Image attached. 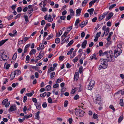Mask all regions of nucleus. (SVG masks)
Instances as JSON below:
<instances>
[{
	"label": "nucleus",
	"mask_w": 124,
	"mask_h": 124,
	"mask_svg": "<svg viewBox=\"0 0 124 124\" xmlns=\"http://www.w3.org/2000/svg\"><path fill=\"white\" fill-rule=\"evenodd\" d=\"M122 52V51L121 49L118 48V49H115L114 54L112 51H106L103 52L102 50H100L99 52V55L101 56H105L106 57V60L108 62H113L115 59V58L117 57Z\"/></svg>",
	"instance_id": "f257e3e1"
},
{
	"label": "nucleus",
	"mask_w": 124,
	"mask_h": 124,
	"mask_svg": "<svg viewBox=\"0 0 124 124\" xmlns=\"http://www.w3.org/2000/svg\"><path fill=\"white\" fill-rule=\"evenodd\" d=\"M100 65L98 66V69L100 70L102 68L105 69L108 67V64L106 60L104 59H101L99 62Z\"/></svg>",
	"instance_id": "f03ea898"
},
{
	"label": "nucleus",
	"mask_w": 124,
	"mask_h": 124,
	"mask_svg": "<svg viewBox=\"0 0 124 124\" xmlns=\"http://www.w3.org/2000/svg\"><path fill=\"white\" fill-rule=\"evenodd\" d=\"M85 112L79 109L76 108L75 109V113L76 116L80 117H83L84 115Z\"/></svg>",
	"instance_id": "7ed1b4c3"
},
{
	"label": "nucleus",
	"mask_w": 124,
	"mask_h": 124,
	"mask_svg": "<svg viewBox=\"0 0 124 124\" xmlns=\"http://www.w3.org/2000/svg\"><path fill=\"white\" fill-rule=\"evenodd\" d=\"M6 53L4 51H2L0 52V60L7 61L8 58V57L6 55Z\"/></svg>",
	"instance_id": "20e7f679"
},
{
	"label": "nucleus",
	"mask_w": 124,
	"mask_h": 124,
	"mask_svg": "<svg viewBox=\"0 0 124 124\" xmlns=\"http://www.w3.org/2000/svg\"><path fill=\"white\" fill-rule=\"evenodd\" d=\"M95 102L97 104L101 105L100 104L101 103V101L100 96L99 94L97 95L96 96L95 98Z\"/></svg>",
	"instance_id": "39448f33"
},
{
	"label": "nucleus",
	"mask_w": 124,
	"mask_h": 124,
	"mask_svg": "<svg viewBox=\"0 0 124 124\" xmlns=\"http://www.w3.org/2000/svg\"><path fill=\"white\" fill-rule=\"evenodd\" d=\"M2 104L3 105H5L6 107L8 108L10 104V101H8V99L6 98L3 101Z\"/></svg>",
	"instance_id": "423d86ee"
},
{
	"label": "nucleus",
	"mask_w": 124,
	"mask_h": 124,
	"mask_svg": "<svg viewBox=\"0 0 124 124\" xmlns=\"http://www.w3.org/2000/svg\"><path fill=\"white\" fill-rule=\"evenodd\" d=\"M17 109V107L16 105L10 106V108L8 110L9 113H10L16 110Z\"/></svg>",
	"instance_id": "0eeeda50"
},
{
	"label": "nucleus",
	"mask_w": 124,
	"mask_h": 124,
	"mask_svg": "<svg viewBox=\"0 0 124 124\" xmlns=\"http://www.w3.org/2000/svg\"><path fill=\"white\" fill-rule=\"evenodd\" d=\"M88 23V20H86L84 22L80 23L79 24V26H80L82 28L85 26Z\"/></svg>",
	"instance_id": "6e6552de"
},
{
	"label": "nucleus",
	"mask_w": 124,
	"mask_h": 124,
	"mask_svg": "<svg viewBox=\"0 0 124 124\" xmlns=\"http://www.w3.org/2000/svg\"><path fill=\"white\" fill-rule=\"evenodd\" d=\"M113 13L111 12L107 16L106 18V21H108L109 19L113 16Z\"/></svg>",
	"instance_id": "1a4fd4ad"
},
{
	"label": "nucleus",
	"mask_w": 124,
	"mask_h": 124,
	"mask_svg": "<svg viewBox=\"0 0 124 124\" xmlns=\"http://www.w3.org/2000/svg\"><path fill=\"white\" fill-rule=\"evenodd\" d=\"M34 105L36 106V108L38 110H40L41 109V104L39 102H38L36 104L34 103Z\"/></svg>",
	"instance_id": "9d476101"
},
{
	"label": "nucleus",
	"mask_w": 124,
	"mask_h": 124,
	"mask_svg": "<svg viewBox=\"0 0 124 124\" xmlns=\"http://www.w3.org/2000/svg\"><path fill=\"white\" fill-rule=\"evenodd\" d=\"M44 55V51H41L39 54L38 56H37V58L38 59H40L42 58Z\"/></svg>",
	"instance_id": "9b49d317"
},
{
	"label": "nucleus",
	"mask_w": 124,
	"mask_h": 124,
	"mask_svg": "<svg viewBox=\"0 0 124 124\" xmlns=\"http://www.w3.org/2000/svg\"><path fill=\"white\" fill-rule=\"evenodd\" d=\"M79 74L77 72H76L74 75V80L75 81H77L78 78Z\"/></svg>",
	"instance_id": "f8f14e48"
},
{
	"label": "nucleus",
	"mask_w": 124,
	"mask_h": 124,
	"mask_svg": "<svg viewBox=\"0 0 124 124\" xmlns=\"http://www.w3.org/2000/svg\"><path fill=\"white\" fill-rule=\"evenodd\" d=\"M87 42V40H84L81 45V47L82 48H85Z\"/></svg>",
	"instance_id": "ddd939ff"
},
{
	"label": "nucleus",
	"mask_w": 124,
	"mask_h": 124,
	"mask_svg": "<svg viewBox=\"0 0 124 124\" xmlns=\"http://www.w3.org/2000/svg\"><path fill=\"white\" fill-rule=\"evenodd\" d=\"M39 114L40 112L39 111H38L35 114V119H37L38 120H39Z\"/></svg>",
	"instance_id": "4468645a"
},
{
	"label": "nucleus",
	"mask_w": 124,
	"mask_h": 124,
	"mask_svg": "<svg viewBox=\"0 0 124 124\" xmlns=\"http://www.w3.org/2000/svg\"><path fill=\"white\" fill-rule=\"evenodd\" d=\"M95 83V82L94 80H91L90 81L89 84L91 85V88H93L94 85Z\"/></svg>",
	"instance_id": "2eb2a0df"
},
{
	"label": "nucleus",
	"mask_w": 124,
	"mask_h": 124,
	"mask_svg": "<svg viewBox=\"0 0 124 124\" xmlns=\"http://www.w3.org/2000/svg\"><path fill=\"white\" fill-rule=\"evenodd\" d=\"M13 72L14 75H16L17 76L19 75L21 73V71L20 70H16Z\"/></svg>",
	"instance_id": "dca6fc26"
},
{
	"label": "nucleus",
	"mask_w": 124,
	"mask_h": 124,
	"mask_svg": "<svg viewBox=\"0 0 124 124\" xmlns=\"http://www.w3.org/2000/svg\"><path fill=\"white\" fill-rule=\"evenodd\" d=\"M81 10L82 9L81 8H79L77 9L76 11V14L78 15V16H80Z\"/></svg>",
	"instance_id": "f3484780"
},
{
	"label": "nucleus",
	"mask_w": 124,
	"mask_h": 124,
	"mask_svg": "<svg viewBox=\"0 0 124 124\" xmlns=\"http://www.w3.org/2000/svg\"><path fill=\"white\" fill-rule=\"evenodd\" d=\"M8 40V39H7L4 40H2L1 41H0V47L7 41Z\"/></svg>",
	"instance_id": "a211bd4d"
},
{
	"label": "nucleus",
	"mask_w": 124,
	"mask_h": 124,
	"mask_svg": "<svg viewBox=\"0 0 124 124\" xmlns=\"http://www.w3.org/2000/svg\"><path fill=\"white\" fill-rule=\"evenodd\" d=\"M94 10V9L92 8L90 9H88L87 10V12L89 13L90 15H91L93 13Z\"/></svg>",
	"instance_id": "6ab92c4d"
},
{
	"label": "nucleus",
	"mask_w": 124,
	"mask_h": 124,
	"mask_svg": "<svg viewBox=\"0 0 124 124\" xmlns=\"http://www.w3.org/2000/svg\"><path fill=\"white\" fill-rule=\"evenodd\" d=\"M15 75H14L13 72H12L11 73L10 77V79L11 80H12L14 78H15Z\"/></svg>",
	"instance_id": "aec40b11"
},
{
	"label": "nucleus",
	"mask_w": 124,
	"mask_h": 124,
	"mask_svg": "<svg viewBox=\"0 0 124 124\" xmlns=\"http://www.w3.org/2000/svg\"><path fill=\"white\" fill-rule=\"evenodd\" d=\"M109 27H107L106 29L104 30V33L105 36L107 35L109 32Z\"/></svg>",
	"instance_id": "412c9836"
},
{
	"label": "nucleus",
	"mask_w": 124,
	"mask_h": 124,
	"mask_svg": "<svg viewBox=\"0 0 124 124\" xmlns=\"http://www.w3.org/2000/svg\"><path fill=\"white\" fill-rule=\"evenodd\" d=\"M34 93V91H33L29 93H27L26 95L28 97H31L32 96Z\"/></svg>",
	"instance_id": "4be33fe9"
},
{
	"label": "nucleus",
	"mask_w": 124,
	"mask_h": 124,
	"mask_svg": "<svg viewBox=\"0 0 124 124\" xmlns=\"http://www.w3.org/2000/svg\"><path fill=\"white\" fill-rule=\"evenodd\" d=\"M47 101L49 103H52L54 102H57V100H55L54 102H53L52 100L50 97L48 98Z\"/></svg>",
	"instance_id": "5701e85b"
},
{
	"label": "nucleus",
	"mask_w": 124,
	"mask_h": 124,
	"mask_svg": "<svg viewBox=\"0 0 124 124\" xmlns=\"http://www.w3.org/2000/svg\"><path fill=\"white\" fill-rule=\"evenodd\" d=\"M36 53V50L34 49H32L29 53V54L31 55L32 54H35Z\"/></svg>",
	"instance_id": "b1692460"
},
{
	"label": "nucleus",
	"mask_w": 124,
	"mask_h": 124,
	"mask_svg": "<svg viewBox=\"0 0 124 124\" xmlns=\"http://www.w3.org/2000/svg\"><path fill=\"white\" fill-rule=\"evenodd\" d=\"M62 33V31L61 30H59L58 33H57L56 37H59Z\"/></svg>",
	"instance_id": "393cba45"
},
{
	"label": "nucleus",
	"mask_w": 124,
	"mask_h": 124,
	"mask_svg": "<svg viewBox=\"0 0 124 124\" xmlns=\"http://www.w3.org/2000/svg\"><path fill=\"white\" fill-rule=\"evenodd\" d=\"M93 59L95 60L97 59V58L96 57V55L95 53L93 54L92 56L90 57L91 60H92Z\"/></svg>",
	"instance_id": "a878e982"
},
{
	"label": "nucleus",
	"mask_w": 124,
	"mask_h": 124,
	"mask_svg": "<svg viewBox=\"0 0 124 124\" xmlns=\"http://www.w3.org/2000/svg\"><path fill=\"white\" fill-rule=\"evenodd\" d=\"M119 104L121 107H123L124 106V103L123 102V99H121L119 101Z\"/></svg>",
	"instance_id": "bb28decb"
},
{
	"label": "nucleus",
	"mask_w": 124,
	"mask_h": 124,
	"mask_svg": "<svg viewBox=\"0 0 124 124\" xmlns=\"http://www.w3.org/2000/svg\"><path fill=\"white\" fill-rule=\"evenodd\" d=\"M24 18L25 19V21L26 22V23H28L29 21V20L28 19V16L27 15H24Z\"/></svg>",
	"instance_id": "cd10ccee"
},
{
	"label": "nucleus",
	"mask_w": 124,
	"mask_h": 124,
	"mask_svg": "<svg viewBox=\"0 0 124 124\" xmlns=\"http://www.w3.org/2000/svg\"><path fill=\"white\" fill-rule=\"evenodd\" d=\"M74 42V41L73 40L70 41L68 44L66 46L68 47L70 46Z\"/></svg>",
	"instance_id": "c85d7f7f"
},
{
	"label": "nucleus",
	"mask_w": 124,
	"mask_h": 124,
	"mask_svg": "<svg viewBox=\"0 0 124 124\" xmlns=\"http://www.w3.org/2000/svg\"><path fill=\"white\" fill-rule=\"evenodd\" d=\"M53 35L52 34H51L50 35H49L48 37L46 38V39L47 40H48L51 39L53 37Z\"/></svg>",
	"instance_id": "c756f323"
},
{
	"label": "nucleus",
	"mask_w": 124,
	"mask_h": 124,
	"mask_svg": "<svg viewBox=\"0 0 124 124\" xmlns=\"http://www.w3.org/2000/svg\"><path fill=\"white\" fill-rule=\"evenodd\" d=\"M95 2L93 0H92L90 1L89 3V7L91 8V7L92 5L94 4Z\"/></svg>",
	"instance_id": "7c9ffc66"
},
{
	"label": "nucleus",
	"mask_w": 124,
	"mask_h": 124,
	"mask_svg": "<svg viewBox=\"0 0 124 124\" xmlns=\"http://www.w3.org/2000/svg\"><path fill=\"white\" fill-rule=\"evenodd\" d=\"M69 104V102L67 100L65 101L64 102V107H66L68 106V105Z\"/></svg>",
	"instance_id": "2f4dec72"
},
{
	"label": "nucleus",
	"mask_w": 124,
	"mask_h": 124,
	"mask_svg": "<svg viewBox=\"0 0 124 124\" xmlns=\"http://www.w3.org/2000/svg\"><path fill=\"white\" fill-rule=\"evenodd\" d=\"M93 117L94 119H96L99 116L94 113L93 115Z\"/></svg>",
	"instance_id": "473e14b6"
},
{
	"label": "nucleus",
	"mask_w": 124,
	"mask_h": 124,
	"mask_svg": "<svg viewBox=\"0 0 124 124\" xmlns=\"http://www.w3.org/2000/svg\"><path fill=\"white\" fill-rule=\"evenodd\" d=\"M80 21V20L79 18L77 19H76L75 23V26L78 25V24L79 23Z\"/></svg>",
	"instance_id": "72a5a7b5"
},
{
	"label": "nucleus",
	"mask_w": 124,
	"mask_h": 124,
	"mask_svg": "<svg viewBox=\"0 0 124 124\" xmlns=\"http://www.w3.org/2000/svg\"><path fill=\"white\" fill-rule=\"evenodd\" d=\"M87 1L86 0H84L82 2V6L83 7H84L86 3H87Z\"/></svg>",
	"instance_id": "f704fd0d"
},
{
	"label": "nucleus",
	"mask_w": 124,
	"mask_h": 124,
	"mask_svg": "<svg viewBox=\"0 0 124 124\" xmlns=\"http://www.w3.org/2000/svg\"><path fill=\"white\" fill-rule=\"evenodd\" d=\"M17 11L18 12L20 13L22 10V7H19L17 8Z\"/></svg>",
	"instance_id": "c9c22d12"
},
{
	"label": "nucleus",
	"mask_w": 124,
	"mask_h": 124,
	"mask_svg": "<svg viewBox=\"0 0 124 124\" xmlns=\"http://www.w3.org/2000/svg\"><path fill=\"white\" fill-rule=\"evenodd\" d=\"M109 108L112 110L113 112H114L115 111V108L112 105H110L109 106Z\"/></svg>",
	"instance_id": "e433bc0d"
},
{
	"label": "nucleus",
	"mask_w": 124,
	"mask_h": 124,
	"mask_svg": "<svg viewBox=\"0 0 124 124\" xmlns=\"http://www.w3.org/2000/svg\"><path fill=\"white\" fill-rule=\"evenodd\" d=\"M105 17L102 14L101 15L99 18V21H101Z\"/></svg>",
	"instance_id": "4c0bfd02"
},
{
	"label": "nucleus",
	"mask_w": 124,
	"mask_h": 124,
	"mask_svg": "<svg viewBox=\"0 0 124 124\" xmlns=\"http://www.w3.org/2000/svg\"><path fill=\"white\" fill-rule=\"evenodd\" d=\"M54 70V68L51 67L50 68L49 70H48L47 71V73L48 74L50 73L51 71H53Z\"/></svg>",
	"instance_id": "58836bf2"
},
{
	"label": "nucleus",
	"mask_w": 124,
	"mask_h": 124,
	"mask_svg": "<svg viewBox=\"0 0 124 124\" xmlns=\"http://www.w3.org/2000/svg\"><path fill=\"white\" fill-rule=\"evenodd\" d=\"M123 119V117L121 116L118 119V123H120L122 121Z\"/></svg>",
	"instance_id": "ea45409f"
},
{
	"label": "nucleus",
	"mask_w": 124,
	"mask_h": 124,
	"mask_svg": "<svg viewBox=\"0 0 124 124\" xmlns=\"http://www.w3.org/2000/svg\"><path fill=\"white\" fill-rule=\"evenodd\" d=\"M60 42V39L59 38H56L55 40V43L56 44H58Z\"/></svg>",
	"instance_id": "a19ab883"
},
{
	"label": "nucleus",
	"mask_w": 124,
	"mask_h": 124,
	"mask_svg": "<svg viewBox=\"0 0 124 124\" xmlns=\"http://www.w3.org/2000/svg\"><path fill=\"white\" fill-rule=\"evenodd\" d=\"M122 47V45L121 44H119L117 45V46H116L115 47V49H118V48H119L120 49Z\"/></svg>",
	"instance_id": "79ce46f5"
},
{
	"label": "nucleus",
	"mask_w": 124,
	"mask_h": 124,
	"mask_svg": "<svg viewBox=\"0 0 124 124\" xmlns=\"http://www.w3.org/2000/svg\"><path fill=\"white\" fill-rule=\"evenodd\" d=\"M70 15L71 16L74 15V12L72 9H70Z\"/></svg>",
	"instance_id": "37998d69"
},
{
	"label": "nucleus",
	"mask_w": 124,
	"mask_h": 124,
	"mask_svg": "<svg viewBox=\"0 0 124 124\" xmlns=\"http://www.w3.org/2000/svg\"><path fill=\"white\" fill-rule=\"evenodd\" d=\"M105 88L108 91H109L110 89V88L109 86L107 84H106V85Z\"/></svg>",
	"instance_id": "c03bdc74"
},
{
	"label": "nucleus",
	"mask_w": 124,
	"mask_h": 124,
	"mask_svg": "<svg viewBox=\"0 0 124 124\" xmlns=\"http://www.w3.org/2000/svg\"><path fill=\"white\" fill-rule=\"evenodd\" d=\"M51 86L50 85H48L46 86V88L47 89V91H49L51 88Z\"/></svg>",
	"instance_id": "a18cd8bd"
},
{
	"label": "nucleus",
	"mask_w": 124,
	"mask_h": 124,
	"mask_svg": "<svg viewBox=\"0 0 124 124\" xmlns=\"http://www.w3.org/2000/svg\"><path fill=\"white\" fill-rule=\"evenodd\" d=\"M17 54L16 53H15L13 56L12 59L14 60H16L17 57Z\"/></svg>",
	"instance_id": "49530a36"
},
{
	"label": "nucleus",
	"mask_w": 124,
	"mask_h": 124,
	"mask_svg": "<svg viewBox=\"0 0 124 124\" xmlns=\"http://www.w3.org/2000/svg\"><path fill=\"white\" fill-rule=\"evenodd\" d=\"M13 17V15H11L8 17H6L5 18H7L8 20H9L11 19Z\"/></svg>",
	"instance_id": "de8ad7c7"
},
{
	"label": "nucleus",
	"mask_w": 124,
	"mask_h": 124,
	"mask_svg": "<svg viewBox=\"0 0 124 124\" xmlns=\"http://www.w3.org/2000/svg\"><path fill=\"white\" fill-rule=\"evenodd\" d=\"M68 32L65 31L64 32L63 34L62 35V36L61 37V39H62V38L63 37V36L65 37H66V36L67 34L68 33Z\"/></svg>",
	"instance_id": "09e8293b"
},
{
	"label": "nucleus",
	"mask_w": 124,
	"mask_h": 124,
	"mask_svg": "<svg viewBox=\"0 0 124 124\" xmlns=\"http://www.w3.org/2000/svg\"><path fill=\"white\" fill-rule=\"evenodd\" d=\"M47 94V93L46 92H45L44 93L40 94V97H45Z\"/></svg>",
	"instance_id": "8fccbe9b"
},
{
	"label": "nucleus",
	"mask_w": 124,
	"mask_h": 124,
	"mask_svg": "<svg viewBox=\"0 0 124 124\" xmlns=\"http://www.w3.org/2000/svg\"><path fill=\"white\" fill-rule=\"evenodd\" d=\"M55 75V73L54 72H53L52 73H50V76L51 78H52Z\"/></svg>",
	"instance_id": "3c124183"
},
{
	"label": "nucleus",
	"mask_w": 124,
	"mask_h": 124,
	"mask_svg": "<svg viewBox=\"0 0 124 124\" xmlns=\"http://www.w3.org/2000/svg\"><path fill=\"white\" fill-rule=\"evenodd\" d=\"M10 66V65L9 64H7L6 65H5L4 66V68H5L6 69L8 70V69Z\"/></svg>",
	"instance_id": "603ef678"
},
{
	"label": "nucleus",
	"mask_w": 124,
	"mask_h": 124,
	"mask_svg": "<svg viewBox=\"0 0 124 124\" xmlns=\"http://www.w3.org/2000/svg\"><path fill=\"white\" fill-rule=\"evenodd\" d=\"M30 66L32 69H34L36 70H37L38 69V68L36 66L31 65Z\"/></svg>",
	"instance_id": "864d4df0"
},
{
	"label": "nucleus",
	"mask_w": 124,
	"mask_h": 124,
	"mask_svg": "<svg viewBox=\"0 0 124 124\" xmlns=\"http://www.w3.org/2000/svg\"><path fill=\"white\" fill-rule=\"evenodd\" d=\"M116 5V4H113L112 5L109 6V10H110L112 8H113Z\"/></svg>",
	"instance_id": "5fc2aeb1"
},
{
	"label": "nucleus",
	"mask_w": 124,
	"mask_h": 124,
	"mask_svg": "<svg viewBox=\"0 0 124 124\" xmlns=\"http://www.w3.org/2000/svg\"><path fill=\"white\" fill-rule=\"evenodd\" d=\"M33 9L31 8V9H28L27 12L29 14H30L33 11Z\"/></svg>",
	"instance_id": "6e6d98bb"
},
{
	"label": "nucleus",
	"mask_w": 124,
	"mask_h": 124,
	"mask_svg": "<svg viewBox=\"0 0 124 124\" xmlns=\"http://www.w3.org/2000/svg\"><path fill=\"white\" fill-rule=\"evenodd\" d=\"M18 45H20L21 44H23V39L19 41V39H18Z\"/></svg>",
	"instance_id": "4d7b16f0"
},
{
	"label": "nucleus",
	"mask_w": 124,
	"mask_h": 124,
	"mask_svg": "<svg viewBox=\"0 0 124 124\" xmlns=\"http://www.w3.org/2000/svg\"><path fill=\"white\" fill-rule=\"evenodd\" d=\"M86 88L87 89L91 90L93 88H91V85L88 84L86 87Z\"/></svg>",
	"instance_id": "13d9d810"
},
{
	"label": "nucleus",
	"mask_w": 124,
	"mask_h": 124,
	"mask_svg": "<svg viewBox=\"0 0 124 124\" xmlns=\"http://www.w3.org/2000/svg\"><path fill=\"white\" fill-rule=\"evenodd\" d=\"M83 69V67L82 66H81L79 68V72L80 74H81L82 72V70Z\"/></svg>",
	"instance_id": "bf43d9fd"
},
{
	"label": "nucleus",
	"mask_w": 124,
	"mask_h": 124,
	"mask_svg": "<svg viewBox=\"0 0 124 124\" xmlns=\"http://www.w3.org/2000/svg\"><path fill=\"white\" fill-rule=\"evenodd\" d=\"M42 106L43 108H45L47 106V104L46 102H44L42 104Z\"/></svg>",
	"instance_id": "052dcab7"
},
{
	"label": "nucleus",
	"mask_w": 124,
	"mask_h": 124,
	"mask_svg": "<svg viewBox=\"0 0 124 124\" xmlns=\"http://www.w3.org/2000/svg\"><path fill=\"white\" fill-rule=\"evenodd\" d=\"M16 7V5H12L11 8L12 9V10H15V9Z\"/></svg>",
	"instance_id": "680f3d73"
},
{
	"label": "nucleus",
	"mask_w": 124,
	"mask_h": 124,
	"mask_svg": "<svg viewBox=\"0 0 124 124\" xmlns=\"http://www.w3.org/2000/svg\"><path fill=\"white\" fill-rule=\"evenodd\" d=\"M63 81V79H62L58 78L56 82V83H59Z\"/></svg>",
	"instance_id": "e2e57ef3"
},
{
	"label": "nucleus",
	"mask_w": 124,
	"mask_h": 124,
	"mask_svg": "<svg viewBox=\"0 0 124 124\" xmlns=\"http://www.w3.org/2000/svg\"><path fill=\"white\" fill-rule=\"evenodd\" d=\"M60 18L61 20H63L66 18V16H61L60 17Z\"/></svg>",
	"instance_id": "0e129e2a"
},
{
	"label": "nucleus",
	"mask_w": 124,
	"mask_h": 124,
	"mask_svg": "<svg viewBox=\"0 0 124 124\" xmlns=\"http://www.w3.org/2000/svg\"><path fill=\"white\" fill-rule=\"evenodd\" d=\"M108 41V42L106 44V46H108L109 45L111 44L112 43V42L110 41Z\"/></svg>",
	"instance_id": "69168bd1"
},
{
	"label": "nucleus",
	"mask_w": 124,
	"mask_h": 124,
	"mask_svg": "<svg viewBox=\"0 0 124 124\" xmlns=\"http://www.w3.org/2000/svg\"><path fill=\"white\" fill-rule=\"evenodd\" d=\"M79 97L78 95V94L76 95L74 97V99L75 100H77L78 99Z\"/></svg>",
	"instance_id": "338daca9"
},
{
	"label": "nucleus",
	"mask_w": 124,
	"mask_h": 124,
	"mask_svg": "<svg viewBox=\"0 0 124 124\" xmlns=\"http://www.w3.org/2000/svg\"><path fill=\"white\" fill-rule=\"evenodd\" d=\"M43 5L44 7H45L46 4L47 0H45L43 1Z\"/></svg>",
	"instance_id": "774afa93"
}]
</instances>
